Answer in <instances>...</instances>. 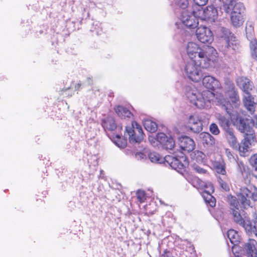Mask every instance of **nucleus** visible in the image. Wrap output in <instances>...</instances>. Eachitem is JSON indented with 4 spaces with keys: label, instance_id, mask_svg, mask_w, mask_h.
<instances>
[{
    "label": "nucleus",
    "instance_id": "obj_54",
    "mask_svg": "<svg viewBox=\"0 0 257 257\" xmlns=\"http://www.w3.org/2000/svg\"><path fill=\"white\" fill-rule=\"evenodd\" d=\"M254 217H255V218L257 221V214L256 213H254Z\"/></svg>",
    "mask_w": 257,
    "mask_h": 257
},
{
    "label": "nucleus",
    "instance_id": "obj_19",
    "mask_svg": "<svg viewBox=\"0 0 257 257\" xmlns=\"http://www.w3.org/2000/svg\"><path fill=\"white\" fill-rule=\"evenodd\" d=\"M250 137H245V138L241 141L240 145L238 144L237 149L239 152L240 155L244 156L245 154L248 151L250 146L251 145Z\"/></svg>",
    "mask_w": 257,
    "mask_h": 257
},
{
    "label": "nucleus",
    "instance_id": "obj_38",
    "mask_svg": "<svg viewBox=\"0 0 257 257\" xmlns=\"http://www.w3.org/2000/svg\"><path fill=\"white\" fill-rule=\"evenodd\" d=\"M218 181L221 187L226 191H228L230 190L229 186L228 183L221 177H219Z\"/></svg>",
    "mask_w": 257,
    "mask_h": 257
},
{
    "label": "nucleus",
    "instance_id": "obj_13",
    "mask_svg": "<svg viewBox=\"0 0 257 257\" xmlns=\"http://www.w3.org/2000/svg\"><path fill=\"white\" fill-rule=\"evenodd\" d=\"M179 145L182 151L187 153L192 152L195 147L194 141L190 137L187 136L179 139Z\"/></svg>",
    "mask_w": 257,
    "mask_h": 257
},
{
    "label": "nucleus",
    "instance_id": "obj_24",
    "mask_svg": "<svg viewBox=\"0 0 257 257\" xmlns=\"http://www.w3.org/2000/svg\"><path fill=\"white\" fill-rule=\"evenodd\" d=\"M251 241V240H250L245 245L246 255L247 257H257V249L253 243ZM252 241L255 242V241L252 239Z\"/></svg>",
    "mask_w": 257,
    "mask_h": 257
},
{
    "label": "nucleus",
    "instance_id": "obj_9",
    "mask_svg": "<svg viewBox=\"0 0 257 257\" xmlns=\"http://www.w3.org/2000/svg\"><path fill=\"white\" fill-rule=\"evenodd\" d=\"M203 86L208 90V93L214 95L213 91L217 89H221V85L220 82L215 77L211 76H205L202 79Z\"/></svg>",
    "mask_w": 257,
    "mask_h": 257
},
{
    "label": "nucleus",
    "instance_id": "obj_26",
    "mask_svg": "<svg viewBox=\"0 0 257 257\" xmlns=\"http://www.w3.org/2000/svg\"><path fill=\"white\" fill-rule=\"evenodd\" d=\"M227 237L230 242L234 245H236L239 242L240 237L238 233L234 229H229L227 231Z\"/></svg>",
    "mask_w": 257,
    "mask_h": 257
},
{
    "label": "nucleus",
    "instance_id": "obj_48",
    "mask_svg": "<svg viewBox=\"0 0 257 257\" xmlns=\"http://www.w3.org/2000/svg\"><path fill=\"white\" fill-rule=\"evenodd\" d=\"M161 257H174L172 253L167 250H165L163 251Z\"/></svg>",
    "mask_w": 257,
    "mask_h": 257
},
{
    "label": "nucleus",
    "instance_id": "obj_14",
    "mask_svg": "<svg viewBox=\"0 0 257 257\" xmlns=\"http://www.w3.org/2000/svg\"><path fill=\"white\" fill-rule=\"evenodd\" d=\"M250 193V191L247 188L243 187L240 189L239 193L237 195V200L240 202L244 208L250 206V201L248 199Z\"/></svg>",
    "mask_w": 257,
    "mask_h": 257
},
{
    "label": "nucleus",
    "instance_id": "obj_46",
    "mask_svg": "<svg viewBox=\"0 0 257 257\" xmlns=\"http://www.w3.org/2000/svg\"><path fill=\"white\" fill-rule=\"evenodd\" d=\"M251 198L253 201H257V187H254V190L251 193Z\"/></svg>",
    "mask_w": 257,
    "mask_h": 257
},
{
    "label": "nucleus",
    "instance_id": "obj_11",
    "mask_svg": "<svg viewBox=\"0 0 257 257\" xmlns=\"http://www.w3.org/2000/svg\"><path fill=\"white\" fill-rule=\"evenodd\" d=\"M188 127L194 133H198L202 130V120L198 115H190Z\"/></svg>",
    "mask_w": 257,
    "mask_h": 257
},
{
    "label": "nucleus",
    "instance_id": "obj_30",
    "mask_svg": "<svg viewBox=\"0 0 257 257\" xmlns=\"http://www.w3.org/2000/svg\"><path fill=\"white\" fill-rule=\"evenodd\" d=\"M144 126L147 131L151 133L156 132L158 128L157 124L150 119L145 120L144 121Z\"/></svg>",
    "mask_w": 257,
    "mask_h": 257
},
{
    "label": "nucleus",
    "instance_id": "obj_47",
    "mask_svg": "<svg viewBox=\"0 0 257 257\" xmlns=\"http://www.w3.org/2000/svg\"><path fill=\"white\" fill-rule=\"evenodd\" d=\"M206 203L208 204L211 207H214L216 204V199L212 196L211 198L209 199V200L206 202Z\"/></svg>",
    "mask_w": 257,
    "mask_h": 257
},
{
    "label": "nucleus",
    "instance_id": "obj_12",
    "mask_svg": "<svg viewBox=\"0 0 257 257\" xmlns=\"http://www.w3.org/2000/svg\"><path fill=\"white\" fill-rule=\"evenodd\" d=\"M159 143L166 150H172L175 147V141L172 137H168L163 133H158Z\"/></svg>",
    "mask_w": 257,
    "mask_h": 257
},
{
    "label": "nucleus",
    "instance_id": "obj_31",
    "mask_svg": "<svg viewBox=\"0 0 257 257\" xmlns=\"http://www.w3.org/2000/svg\"><path fill=\"white\" fill-rule=\"evenodd\" d=\"M250 55L252 58L257 61V39H253L249 43Z\"/></svg>",
    "mask_w": 257,
    "mask_h": 257
},
{
    "label": "nucleus",
    "instance_id": "obj_1",
    "mask_svg": "<svg viewBox=\"0 0 257 257\" xmlns=\"http://www.w3.org/2000/svg\"><path fill=\"white\" fill-rule=\"evenodd\" d=\"M186 51L190 60L185 66V72L189 79L198 82L203 76L201 69H207L214 63L217 51L213 47H200L192 42L188 43Z\"/></svg>",
    "mask_w": 257,
    "mask_h": 257
},
{
    "label": "nucleus",
    "instance_id": "obj_37",
    "mask_svg": "<svg viewBox=\"0 0 257 257\" xmlns=\"http://www.w3.org/2000/svg\"><path fill=\"white\" fill-rule=\"evenodd\" d=\"M218 101L224 107V109L226 110V111L227 113L230 114L231 112L229 111V109H230L229 106L231 105L229 103V101H226L225 99H220L218 100Z\"/></svg>",
    "mask_w": 257,
    "mask_h": 257
},
{
    "label": "nucleus",
    "instance_id": "obj_36",
    "mask_svg": "<svg viewBox=\"0 0 257 257\" xmlns=\"http://www.w3.org/2000/svg\"><path fill=\"white\" fill-rule=\"evenodd\" d=\"M137 198L138 201L142 203L144 202L146 200V192L141 190H138L136 193Z\"/></svg>",
    "mask_w": 257,
    "mask_h": 257
},
{
    "label": "nucleus",
    "instance_id": "obj_52",
    "mask_svg": "<svg viewBox=\"0 0 257 257\" xmlns=\"http://www.w3.org/2000/svg\"><path fill=\"white\" fill-rule=\"evenodd\" d=\"M87 81H88V84H92V78H90V77H88V78H87Z\"/></svg>",
    "mask_w": 257,
    "mask_h": 257
},
{
    "label": "nucleus",
    "instance_id": "obj_44",
    "mask_svg": "<svg viewBox=\"0 0 257 257\" xmlns=\"http://www.w3.org/2000/svg\"><path fill=\"white\" fill-rule=\"evenodd\" d=\"M249 121L251 126L253 127L257 128V115H253L250 119Z\"/></svg>",
    "mask_w": 257,
    "mask_h": 257
},
{
    "label": "nucleus",
    "instance_id": "obj_5",
    "mask_svg": "<svg viewBox=\"0 0 257 257\" xmlns=\"http://www.w3.org/2000/svg\"><path fill=\"white\" fill-rule=\"evenodd\" d=\"M180 153V155H177L175 157L166 156L165 160L172 168L178 172H183L188 167L189 162L184 153Z\"/></svg>",
    "mask_w": 257,
    "mask_h": 257
},
{
    "label": "nucleus",
    "instance_id": "obj_29",
    "mask_svg": "<svg viewBox=\"0 0 257 257\" xmlns=\"http://www.w3.org/2000/svg\"><path fill=\"white\" fill-rule=\"evenodd\" d=\"M193 184L195 187L202 191L207 189V187L209 185H212L210 183H206L198 178H196L194 179Z\"/></svg>",
    "mask_w": 257,
    "mask_h": 257
},
{
    "label": "nucleus",
    "instance_id": "obj_7",
    "mask_svg": "<svg viewBox=\"0 0 257 257\" xmlns=\"http://www.w3.org/2000/svg\"><path fill=\"white\" fill-rule=\"evenodd\" d=\"M197 18H199V15L194 11L189 12L188 10H184L181 13V20L182 23L190 29H194L197 27L198 23Z\"/></svg>",
    "mask_w": 257,
    "mask_h": 257
},
{
    "label": "nucleus",
    "instance_id": "obj_6",
    "mask_svg": "<svg viewBox=\"0 0 257 257\" xmlns=\"http://www.w3.org/2000/svg\"><path fill=\"white\" fill-rule=\"evenodd\" d=\"M234 125L238 131L243 134L245 136L250 137L252 139L255 137V132L250 125L249 118L237 115L235 119Z\"/></svg>",
    "mask_w": 257,
    "mask_h": 257
},
{
    "label": "nucleus",
    "instance_id": "obj_40",
    "mask_svg": "<svg viewBox=\"0 0 257 257\" xmlns=\"http://www.w3.org/2000/svg\"><path fill=\"white\" fill-rule=\"evenodd\" d=\"M149 141L150 142V144L153 146L156 147L158 146L159 143V140H158V134L156 135V137H154L152 136H149Z\"/></svg>",
    "mask_w": 257,
    "mask_h": 257
},
{
    "label": "nucleus",
    "instance_id": "obj_41",
    "mask_svg": "<svg viewBox=\"0 0 257 257\" xmlns=\"http://www.w3.org/2000/svg\"><path fill=\"white\" fill-rule=\"evenodd\" d=\"M249 163L252 167L257 166V153L251 156Z\"/></svg>",
    "mask_w": 257,
    "mask_h": 257
},
{
    "label": "nucleus",
    "instance_id": "obj_16",
    "mask_svg": "<svg viewBox=\"0 0 257 257\" xmlns=\"http://www.w3.org/2000/svg\"><path fill=\"white\" fill-rule=\"evenodd\" d=\"M200 142L205 148H211L215 146L216 141L215 138L209 133L202 132L199 135Z\"/></svg>",
    "mask_w": 257,
    "mask_h": 257
},
{
    "label": "nucleus",
    "instance_id": "obj_33",
    "mask_svg": "<svg viewBox=\"0 0 257 257\" xmlns=\"http://www.w3.org/2000/svg\"><path fill=\"white\" fill-rule=\"evenodd\" d=\"M113 139L115 144L120 148H124L127 145L126 139L121 137L118 135L113 137Z\"/></svg>",
    "mask_w": 257,
    "mask_h": 257
},
{
    "label": "nucleus",
    "instance_id": "obj_20",
    "mask_svg": "<svg viewBox=\"0 0 257 257\" xmlns=\"http://www.w3.org/2000/svg\"><path fill=\"white\" fill-rule=\"evenodd\" d=\"M225 138L229 146L234 149H237L238 147V143L237 140L235 136L233 129L225 131Z\"/></svg>",
    "mask_w": 257,
    "mask_h": 257
},
{
    "label": "nucleus",
    "instance_id": "obj_35",
    "mask_svg": "<svg viewBox=\"0 0 257 257\" xmlns=\"http://www.w3.org/2000/svg\"><path fill=\"white\" fill-rule=\"evenodd\" d=\"M149 158L151 161L153 163H161L163 161L159 154L156 152H151L149 154Z\"/></svg>",
    "mask_w": 257,
    "mask_h": 257
},
{
    "label": "nucleus",
    "instance_id": "obj_2",
    "mask_svg": "<svg viewBox=\"0 0 257 257\" xmlns=\"http://www.w3.org/2000/svg\"><path fill=\"white\" fill-rule=\"evenodd\" d=\"M236 83L244 93L242 97L244 107L251 114H253L255 111L256 105L254 97L251 94L252 92L255 89L253 82L247 77L240 76L236 80Z\"/></svg>",
    "mask_w": 257,
    "mask_h": 257
},
{
    "label": "nucleus",
    "instance_id": "obj_43",
    "mask_svg": "<svg viewBox=\"0 0 257 257\" xmlns=\"http://www.w3.org/2000/svg\"><path fill=\"white\" fill-rule=\"evenodd\" d=\"M193 167L195 171L199 174H204L207 173V172L206 170L201 168V167L198 165H194Z\"/></svg>",
    "mask_w": 257,
    "mask_h": 257
},
{
    "label": "nucleus",
    "instance_id": "obj_23",
    "mask_svg": "<svg viewBox=\"0 0 257 257\" xmlns=\"http://www.w3.org/2000/svg\"><path fill=\"white\" fill-rule=\"evenodd\" d=\"M245 15L236 13L230 14V19L231 24L235 27H239L243 25L245 21Z\"/></svg>",
    "mask_w": 257,
    "mask_h": 257
},
{
    "label": "nucleus",
    "instance_id": "obj_32",
    "mask_svg": "<svg viewBox=\"0 0 257 257\" xmlns=\"http://www.w3.org/2000/svg\"><path fill=\"white\" fill-rule=\"evenodd\" d=\"M214 189L213 185H209L207 189L201 192V195L204 201L206 203L209 199L211 198L212 194L214 192Z\"/></svg>",
    "mask_w": 257,
    "mask_h": 257
},
{
    "label": "nucleus",
    "instance_id": "obj_42",
    "mask_svg": "<svg viewBox=\"0 0 257 257\" xmlns=\"http://www.w3.org/2000/svg\"><path fill=\"white\" fill-rule=\"evenodd\" d=\"M177 5L183 9L187 7L188 5V0H177Z\"/></svg>",
    "mask_w": 257,
    "mask_h": 257
},
{
    "label": "nucleus",
    "instance_id": "obj_50",
    "mask_svg": "<svg viewBox=\"0 0 257 257\" xmlns=\"http://www.w3.org/2000/svg\"><path fill=\"white\" fill-rule=\"evenodd\" d=\"M81 83H77L75 85V90H79V88L81 87Z\"/></svg>",
    "mask_w": 257,
    "mask_h": 257
},
{
    "label": "nucleus",
    "instance_id": "obj_18",
    "mask_svg": "<svg viewBox=\"0 0 257 257\" xmlns=\"http://www.w3.org/2000/svg\"><path fill=\"white\" fill-rule=\"evenodd\" d=\"M101 125L105 130L113 131L116 128L117 125L114 119L108 116L101 120Z\"/></svg>",
    "mask_w": 257,
    "mask_h": 257
},
{
    "label": "nucleus",
    "instance_id": "obj_25",
    "mask_svg": "<svg viewBox=\"0 0 257 257\" xmlns=\"http://www.w3.org/2000/svg\"><path fill=\"white\" fill-rule=\"evenodd\" d=\"M217 121L220 126L225 131L232 129L230 127V121L224 115L219 114L217 116Z\"/></svg>",
    "mask_w": 257,
    "mask_h": 257
},
{
    "label": "nucleus",
    "instance_id": "obj_53",
    "mask_svg": "<svg viewBox=\"0 0 257 257\" xmlns=\"http://www.w3.org/2000/svg\"><path fill=\"white\" fill-rule=\"evenodd\" d=\"M144 154L142 153H138L136 154V156H139L140 158H143Z\"/></svg>",
    "mask_w": 257,
    "mask_h": 257
},
{
    "label": "nucleus",
    "instance_id": "obj_4",
    "mask_svg": "<svg viewBox=\"0 0 257 257\" xmlns=\"http://www.w3.org/2000/svg\"><path fill=\"white\" fill-rule=\"evenodd\" d=\"M125 133L130 142L140 143L144 139L145 134L142 126L135 120L125 127Z\"/></svg>",
    "mask_w": 257,
    "mask_h": 257
},
{
    "label": "nucleus",
    "instance_id": "obj_10",
    "mask_svg": "<svg viewBox=\"0 0 257 257\" xmlns=\"http://www.w3.org/2000/svg\"><path fill=\"white\" fill-rule=\"evenodd\" d=\"M199 19L203 20H214L217 15V11L213 6H208L204 10H199Z\"/></svg>",
    "mask_w": 257,
    "mask_h": 257
},
{
    "label": "nucleus",
    "instance_id": "obj_28",
    "mask_svg": "<svg viewBox=\"0 0 257 257\" xmlns=\"http://www.w3.org/2000/svg\"><path fill=\"white\" fill-rule=\"evenodd\" d=\"M224 93L225 94L237 90L233 82L229 78H226L224 82Z\"/></svg>",
    "mask_w": 257,
    "mask_h": 257
},
{
    "label": "nucleus",
    "instance_id": "obj_27",
    "mask_svg": "<svg viewBox=\"0 0 257 257\" xmlns=\"http://www.w3.org/2000/svg\"><path fill=\"white\" fill-rule=\"evenodd\" d=\"M228 96L231 103L237 107L240 105V98L237 90L226 94Z\"/></svg>",
    "mask_w": 257,
    "mask_h": 257
},
{
    "label": "nucleus",
    "instance_id": "obj_8",
    "mask_svg": "<svg viewBox=\"0 0 257 257\" xmlns=\"http://www.w3.org/2000/svg\"><path fill=\"white\" fill-rule=\"evenodd\" d=\"M196 36L198 40L202 43H211L213 41L211 31L205 26L198 27L196 30Z\"/></svg>",
    "mask_w": 257,
    "mask_h": 257
},
{
    "label": "nucleus",
    "instance_id": "obj_15",
    "mask_svg": "<svg viewBox=\"0 0 257 257\" xmlns=\"http://www.w3.org/2000/svg\"><path fill=\"white\" fill-rule=\"evenodd\" d=\"M220 37L223 38L226 43V46L228 48L233 45L235 37L230 31L226 28L222 27L220 29Z\"/></svg>",
    "mask_w": 257,
    "mask_h": 257
},
{
    "label": "nucleus",
    "instance_id": "obj_51",
    "mask_svg": "<svg viewBox=\"0 0 257 257\" xmlns=\"http://www.w3.org/2000/svg\"><path fill=\"white\" fill-rule=\"evenodd\" d=\"M225 152L228 158H230V156H232V154H231L230 152L228 150V149H226Z\"/></svg>",
    "mask_w": 257,
    "mask_h": 257
},
{
    "label": "nucleus",
    "instance_id": "obj_49",
    "mask_svg": "<svg viewBox=\"0 0 257 257\" xmlns=\"http://www.w3.org/2000/svg\"><path fill=\"white\" fill-rule=\"evenodd\" d=\"M254 170V173H252V176L255 178L257 177V166L252 167Z\"/></svg>",
    "mask_w": 257,
    "mask_h": 257
},
{
    "label": "nucleus",
    "instance_id": "obj_17",
    "mask_svg": "<svg viewBox=\"0 0 257 257\" xmlns=\"http://www.w3.org/2000/svg\"><path fill=\"white\" fill-rule=\"evenodd\" d=\"M117 116L121 119H130L133 116V114L126 107L118 105L114 108Z\"/></svg>",
    "mask_w": 257,
    "mask_h": 257
},
{
    "label": "nucleus",
    "instance_id": "obj_22",
    "mask_svg": "<svg viewBox=\"0 0 257 257\" xmlns=\"http://www.w3.org/2000/svg\"><path fill=\"white\" fill-rule=\"evenodd\" d=\"M229 10L228 12L226 11H224L227 14H234L237 13L240 15H245V8L243 4V3L240 2H238L237 3L234 4V5H232L230 7H229Z\"/></svg>",
    "mask_w": 257,
    "mask_h": 257
},
{
    "label": "nucleus",
    "instance_id": "obj_39",
    "mask_svg": "<svg viewBox=\"0 0 257 257\" xmlns=\"http://www.w3.org/2000/svg\"><path fill=\"white\" fill-rule=\"evenodd\" d=\"M209 130L210 132L214 135H218L220 133L218 126L215 123H212L210 125Z\"/></svg>",
    "mask_w": 257,
    "mask_h": 257
},
{
    "label": "nucleus",
    "instance_id": "obj_45",
    "mask_svg": "<svg viewBox=\"0 0 257 257\" xmlns=\"http://www.w3.org/2000/svg\"><path fill=\"white\" fill-rule=\"evenodd\" d=\"M208 0H193L195 4L199 6H205Z\"/></svg>",
    "mask_w": 257,
    "mask_h": 257
},
{
    "label": "nucleus",
    "instance_id": "obj_34",
    "mask_svg": "<svg viewBox=\"0 0 257 257\" xmlns=\"http://www.w3.org/2000/svg\"><path fill=\"white\" fill-rule=\"evenodd\" d=\"M217 173L223 175H225V178L228 180V178L227 177L226 175V172L225 170V163L222 162H217L214 167Z\"/></svg>",
    "mask_w": 257,
    "mask_h": 257
},
{
    "label": "nucleus",
    "instance_id": "obj_3",
    "mask_svg": "<svg viewBox=\"0 0 257 257\" xmlns=\"http://www.w3.org/2000/svg\"><path fill=\"white\" fill-rule=\"evenodd\" d=\"M231 199L230 206L233 221L242 226L246 231L251 232L252 226L251 221L249 220H245L240 215L239 210V202L235 197L232 196Z\"/></svg>",
    "mask_w": 257,
    "mask_h": 257
},
{
    "label": "nucleus",
    "instance_id": "obj_21",
    "mask_svg": "<svg viewBox=\"0 0 257 257\" xmlns=\"http://www.w3.org/2000/svg\"><path fill=\"white\" fill-rule=\"evenodd\" d=\"M187 97L190 103L194 104L198 108H201L204 106V98L198 97L196 94L192 92H188Z\"/></svg>",
    "mask_w": 257,
    "mask_h": 257
}]
</instances>
